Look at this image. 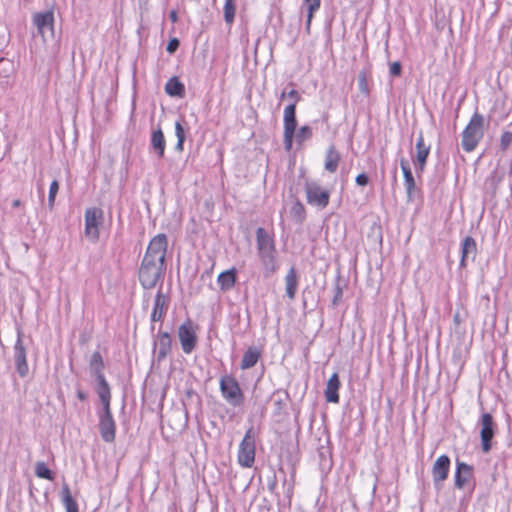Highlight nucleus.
Instances as JSON below:
<instances>
[{
    "label": "nucleus",
    "instance_id": "nucleus-1",
    "mask_svg": "<svg viewBox=\"0 0 512 512\" xmlns=\"http://www.w3.org/2000/svg\"><path fill=\"white\" fill-rule=\"evenodd\" d=\"M166 262L143 257L138 269V279L145 290H151L164 278Z\"/></svg>",
    "mask_w": 512,
    "mask_h": 512
},
{
    "label": "nucleus",
    "instance_id": "nucleus-2",
    "mask_svg": "<svg viewBox=\"0 0 512 512\" xmlns=\"http://www.w3.org/2000/svg\"><path fill=\"white\" fill-rule=\"evenodd\" d=\"M98 396L102 405L97 413L99 433L104 442L113 443L116 438V422L110 407L111 393H102Z\"/></svg>",
    "mask_w": 512,
    "mask_h": 512
},
{
    "label": "nucleus",
    "instance_id": "nucleus-3",
    "mask_svg": "<svg viewBox=\"0 0 512 512\" xmlns=\"http://www.w3.org/2000/svg\"><path fill=\"white\" fill-rule=\"evenodd\" d=\"M484 136V117L475 112L462 132L461 145L464 151L472 152Z\"/></svg>",
    "mask_w": 512,
    "mask_h": 512
},
{
    "label": "nucleus",
    "instance_id": "nucleus-4",
    "mask_svg": "<svg viewBox=\"0 0 512 512\" xmlns=\"http://www.w3.org/2000/svg\"><path fill=\"white\" fill-rule=\"evenodd\" d=\"M257 233L258 256L261 257L266 271L265 275L268 276L269 273H273L277 268L275 260L276 250L274 242L267 235L266 231L263 228L258 227Z\"/></svg>",
    "mask_w": 512,
    "mask_h": 512
},
{
    "label": "nucleus",
    "instance_id": "nucleus-5",
    "mask_svg": "<svg viewBox=\"0 0 512 512\" xmlns=\"http://www.w3.org/2000/svg\"><path fill=\"white\" fill-rule=\"evenodd\" d=\"M223 398L232 406H240L244 402V396L237 380L231 375H223L219 381Z\"/></svg>",
    "mask_w": 512,
    "mask_h": 512
},
{
    "label": "nucleus",
    "instance_id": "nucleus-6",
    "mask_svg": "<svg viewBox=\"0 0 512 512\" xmlns=\"http://www.w3.org/2000/svg\"><path fill=\"white\" fill-rule=\"evenodd\" d=\"M89 368L91 375L95 378L96 381V392L97 394L102 393H111L110 386L104 375V361L101 353L99 351H95L92 353L89 360Z\"/></svg>",
    "mask_w": 512,
    "mask_h": 512
},
{
    "label": "nucleus",
    "instance_id": "nucleus-7",
    "mask_svg": "<svg viewBox=\"0 0 512 512\" xmlns=\"http://www.w3.org/2000/svg\"><path fill=\"white\" fill-rule=\"evenodd\" d=\"M256 440L253 427L248 429L240 443L238 451V462L243 467H252L255 461Z\"/></svg>",
    "mask_w": 512,
    "mask_h": 512
},
{
    "label": "nucleus",
    "instance_id": "nucleus-8",
    "mask_svg": "<svg viewBox=\"0 0 512 512\" xmlns=\"http://www.w3.org/2000/svg\"><path fill=\"white\" fill-rule=\"evenodd\" d=\"M85 235L93 242L99 239V226L104 220V212L101 208L92 207L85 211Z\"/></svg>",
    "mask_w": 512,
    "mask_h": 512
},
{
    "label": "nucleus",
    "instance_id": "nucleus-9",
    "mask_svg": "<svg viewBox=\"0 0 512 512\" xmlns=\"http://www.w3.org/2000/svg\"><path fill=\"white\" fill-rule=\"evenodd\" d=\"M178 338L185 354H190L197 346V335L191 319H187L178 327Z\"/></svg>",
    "mask_w": 512,
    "mask_h": 512
},
{
    "label": "nucleus",
    "instance_id": "nucleus-10",
    "mask_svg": "<svg viewBox=\"0 0 512 512\" xmlns=\"http://www.w3.org/2000/svg\"><path fill=\"white\" fill-rule=\"evenodd\" d=\"M305 192L307 202L310 205L324 209L329 204L330 192L327 189L322 188L318 183L314 181L306 182Z\"/></svg>",
    "mask_w": 512,
    "mask_h": 512
},
{
    "label": "nucleus",
    "instance_id": "nucleus-11",
    "mask_svg": "<svg viewBox=\"0 0 512 512\" xmlns=\"http://www.w3.org/2000/svg\"><path fill=\"white\" fill-rule=\"evenodd\" d=\"M172 351V337L169 332L159 330L153 340L155 361L160 364Z\"/></svg>",
    "mask_w": 512,
    "mask_h": 512
},
{
    "label": "nucleus",
    "instance_id": "nucleus-12",
    "mask_svg": "<svg viewBox=\"0 0 512 512\" xmlns=\"http://www.w3.org/2000/svg\"><path fill=\"white\" fill-rule=\"evenodd\" d=\"M480 439L482 451L488 453L492 448V439L495 435L496 424L490 413L485 412L481 415L480 421Z\"/></svg>",
    "mask_w": 512,
    "mask_h": 512
},
{
    "label": "nucleus",
    "instance_id": "nucleus-13",
    "mask_svg": "<svg viewBox=\"0 0 512 512\" xmlns=\"http://www.w3.org/2000/svg\"><path fill=\"white\" fill-rule=\"evenodd\" d=\"M167 247L168 239L166 234H157L150 240L144 257L165 262Z\"/></svg>",
    "mask_w": 512,
    "mask_h": 512
},
{
    "label": "nucleus",
    "instance_id": "nucleus-14",
    "mask_svg": "<svg viewBox=\"0 0 512 512\" xmlns=\"http://www.w3.org/2000/svg\"><path fill=\"white\" fill-rule=\"evenodd\" d=\"M32 22L37 28L38 34L43 38V40H46L47 33L53 36L54 12L52 10L34 13L32 16Z\"/></svg>",
    "mask_w": 512,
    "mask_h": 512
},
{
    "label": "nucleus",
    "instance_id": "nucleus-15",
    "mask_svg": "<svg viewBox=\"0 0 512 512\" xmlns=\"http://www.w3.org/2000/svg\"><path fill=\"white\" fill-rule=\"evenodd\" d=\"M450 470V458L443 454L439 456L432 466L433 483L437 490L442 488L443 482L447 479Z\"/></svg>",
    "mask_w": 512,
    "mask_h": 512
},
{
    "label": "nucleus",
    "instance_id": "nucleus-16",
    "mask_svg": "<svg viewBox=\"0 0 512 512\" xmlns=\"http://www.w3.org/2000/svg\"><path fill=\"white\" fill-rule=\"evenodd\" d=\"M170 299L162 292V285L158 289L151 313V322H162L169 308Z\"/></svg>",
    "mask_w": 512,
    "mask_h": 512
},
{
    "label": "nucleus",
    "instance_id": "nucleus-17",
    "mask_svg": "<svg viewBox=\"0 0 512 512\" xmlns=\"http://www.w3.org/2000/svg\"><path fill=\"white\" fill-rule=\"evenodd\" d=\"M13 358L18 375L21 378L27 377L29 374V367L27 363L26 348L23 343L15 342Z\"/></svg>",
    "mask_w": 512,
    "mask_h": 512
},
{
    "label": "nucleus",
    "instance_id": "nucleus-18",
    "mask_svg": "<svg viewBox=\"0 0 512 512\" xmlns=\"http://www.w3.org/2000/svg\"><path fill=\"white\" fill-rule=\"evenodd\" d=\"M477 256V244L473 237L466 236L461 243L460 267L465 268L469 260L474 261Z\"/></svg>",
    "mask_w": 512,
    "mask_h": 512
},
{
    "label": "nucleus",
    "instance_id": "nucleus-19",
    "mask_svg": "<svg viewBox=\"0 0 512 512\" xmlns=\"http://www.w3.org/2000/svg\"><path fill=\"white\" fill-rule=\"evenodd\" d=\"M473 477V467L465 462H456V471L454 475L455 487L457 489H463L464 486Z\"/></svg>",
    "mask_w": 512,
    "mask_h": 512
},
{
    "label": "nucleus",
    "instance_id": "nucleus-20",
    "mask_svg": "<svg viewBox=\"0 0 512 512\" xmlns=\"http://www.w3.org/2000/svg\"><path fill=\"white\" fill-rule=\"evenodd\" d=\"M150 149L156 155L157 159H163L166 149V140L160 126L154 129L150 138Z\"/></svg>",
    "mask_w": 512,
    "mask_h": 512
},
{
    "label": "nucleus",
    "instance_id": "nucleus-21",
    "mask_svg": "<svg viewBox=\"0 0 512 512\" xmlns=\"http://www.w3.org/2000/svg\"><path fill=\"white\" fill-rule=\"evenodd\" d=\"M340 380L337 373H333L329 378L326 384L325 389V398L327 402L330 403H338L339 402V394L338 390L340 388Z\"/></svg>",
    "mask_w": 512,
    "mask_h": 512
},
{
    "label": "nucleus",
    "instance_id": "nucleus-22",
    "mask_svg": "<svg viewBox=\"0 0 512 512\" xmlns=\"http://www.w3.org/2000/svg\"><path fill=\"white\" fill-rule=\"evenodd\" d=\"M400 166H401V170L403 172L404 185H405V188H406L407 197L409 199H411L412 195H413V193L415 191V188H416L415 179L413 177L411 168H410L407 160L402 159L400 161Z\"/></svg>",
    "mask_w": 512,
    "mask_h": 512
},
{
    "label": "nucleus",
    "instance_id": "nucleus-23",
    "mask_svg": "<svg viewBox=\"0 0 512 512\" xmlns=\"http://www.w3.org/2000/svg\"><path fill=\"white\" fill-rule=\"evenodd\" d=\"M297 127L295 103H291L284 109V131L295 133Z\"/></svg>",
    "mask_w": 512,
    "mask_h": 512
},
{
    "label": "nucleus",
    "instance_id": "nucleus-24",
    "mask_svg": "<svg viewBox=\"0 0 512 512\" xmlns=\"http://www.w3.org/2000/svg\"><path fill=\"white\" fill-rule=\"evenodd\" d=\"M285 283H286V287H285L286 296L290 300H293L296 296L297 286H298L297 272L294 267H291L289 269V271L287 272L286 277H285Z\"/></svg>",
    "mask_w": 512,
    "mask_h": 512
},
{
    "label": "nucleus",
    "instance_id": "nucleus-25",
    "mask_svg": "<svg viewBox=\"0 0 512 512\" xmlns=\"http://www.w3.org/2000/svg\"><path fill=\"white\" fill-rule=\"evenodd\" d=\"M165 92L169 96L182 98L185 96V86L177 77H172L165 84Z\"/></svg>",
    "mask_w": 512,
    "mask_h": 512
},
{
    "label": "nucleus",
    "instance_id": "nucleus-26",
    "mask_svg": "<svg viewBox=\"0 0 512 512\" xmlns=\"http://www.w3.org/2000/svg\"><path fill=\"white\" fill-rule=\"evenodd\" d=\"M237 276L235 269H229L218 275L217 281L222 290H229L236 283Z\"/></svg>",
    "mask_w": 512,
    "mask_h": 512
},
{
    "label": "nucleus",
    "instance_id": "nucleus-27",
    "mask_svg": "<svg viewBox=\"0 0 512 512\" xmlns=\"http://www.w3.org/2000/svg\"><path fill=\"white\" fill-rule=\"evenodd\" d=\"M61 498L66 512H79L78 504L72 497L70 488L66 483H64L62 486Z\"/></svg>",
    "mask_w": 512,
    "mask_h": 512
},
{
    "label": "nucleus",
    "instance_id": "nucleus-28",
    "mask_svg": "<svg viewBox=\"0 0 512 512\" xmlns=\"http://www.w3.org/2000/svg\"><path fill=\"white\" fill-rule=\"evenodd\" d=\"M415 149H416L415 160H426L427 161L428 156L430 154L431 145L425 143L422 131L419 132L418 137L416 139Z\"/></svg>",
    "mask_w": 512,
    "mask_h": 512
},
{
    "label": "nucleus",
    "instance_id": "nucleus-29",
    "mask_svg": "<svg viewBox=\"0 0 512 512\" xmlns=\"http://www.w3.org/2000/svg\"><path fill=\"white\" fill-rule=\"evenodd\" d=\"M340 161V155L334 146H330L325 156V169L331 173H334Z\"/></svg>",
    "mask_w": 512,
    "mask_h": 512
},
{
    "label": "nucleus",
    "instance_id": "nucleus-30",
    "mask_svg": "<svg viewBox=\"0 0 512 512\" xmlns=\"http://www.w3.org/2000/svg\"><path fill=\"white\" fill-rule=\"evenodd\" d=\"M290 215L296 223L302 224L304 222L306 211L304 205L299 200L293 203L290 209Z\"/></svg>",
    "mask_w": 512,
    "mask_h": 512
},
{
    "label": "nucleus",
    "instance_id": "nucleus-31",
    "mask_svg": "<svg viewBox=\"0 0 512 512\" xmlns=\"http://www.w3.org/2000/svg\"><path fill=\"white\" fill-rule=\"evenodd\" d=\"M256 365V347L250 346L248 350L245 352L240 367L245 370Z\"/></svg>",
    "mask_w": 512,
    "mask_h": 512
},
{
    "label": "nucleus",
    "instance_id": "nucleus-32",
    "mask_svg": "<svg viewBox=\"0 0 512 512\" xmlns=\"http://www.w3.org/2000/svg\"><path fill=\"white\" fill-rule=\"evenodd\" d=\"M35 475L38 478L46 479L49 481L54 480V473L47 467L44 462H37L35 465Z\"/></svg>",
    "mask_w": 512,
    "mask_h": 512
},
{
    "label": "nucleus",
    "instance_id": "nucleus-33",
    "mask_svg": "<svg viewBox=\"0 0 512 512\" xmlns=\"http://www.w3.org/2000/svg\"><path fill=\"white\" fill-rule=\"evenodd\" d=\"M235 17V0H225L224 3V20L226 24L231 25Z\"/></svg>",
    "mask_w": 512,
    "mask_h": 512
},
{
    "label": "nucleus",
    "instance_id": "nucleus-34",
    "mask_svg": "<svg viewBox=\"0 0 512 512\" xmlns=\"http://www.w3.org/2000/svg\"><path fill=\"white\" fill-rule=\"evenodd\" d=\"M307 7V28H309L314 13L320 8L321 0H304Z\"/></svg>",
    "mask_w": 512,
    "mask_h": 512
},
{
    "label": "nucleus",
    "instance_id": "nucleus-35",
    "mask_svg": "<svg viewBox=\"0 0 512 512\" xmlns=\"http://www.w3.org/2000/svg\"><path fill=\"white\" fill-rule=\"evenodd\" d=\"M358 87L361 93L365 96H368L370 93V88L368 85L367 73L365 71H360L357 76Z\"/></svg>",
    "mask_w": 512,
    "mask_h": 512
},
{
    "label": "nucleus",
    "instance_id": "nucleus-36",
    "mask_svg": "<svg viewBox=\"0 0 512 512\" xmlns=\"http://www.w3.org/2000/svg\"><path fill=\"white\" fill-rule=\"evenodd\" d=\"M59 191V182L57 180H53L50 184L49 194H48V207L50 210L54 208L55 198Z\"/></svg>",
    "mask_w": 512,
    "mask_h": 512
},
{
    "label": "nucleus",
    "instance_id": "nucleus-37",
    "mask_svg": "<svg viewBox=\"0 0 512 512\" xmlns=\"http://www.w3.org/2000/svg\"><path fill=\"white\" fill-rule=\"evenodd\" d=\"M295 139L300 145L304 141L308 140L312 136V130L309 126H302L297 133L295 132Z\"/></svg>",
    "mask_w": 512,
    "mask_h": 512
},
{
    "label": "nucleus",
    "instance_id": "nucleus-38",
    "mask_svg": "<svg viewBox=\"0 0 512 512\" xmlns=\"http://www.w3.org/2000/svg\"><path fill=\"white\" fill-rule=\"evenodd\" d=\"M342 297H343V288L341 287L339 281H337L335 284V287H334V296L332 299V305L334 307H337L341 303Z\"/></svg>",
    "mask_w": 512,
    "mask_h": 512
},
{
    "label": "nucleus",
    "instance_id": "nucleus-39",
    "mask_svg": "<svg viewBox=\"0 0 512 512\" xmlns=\"http://www.w3.org/2000/svg\"><path fill=\"white\" fill-rule=\"evenodd\" d=\"M512 143V132L511 131H504L500 138V148L502 151H505L508 149V147Z\"/></svg>",
    "mask_w": 512,
    "mask_h": 512
},
{
    "label": "nucleus",
    "instance_id": "nucleus-40",
    "mask_svg": "<svg viewBox=\"0 0 512 512\" xmlns=\"http://www.w3.org/2000/svg\"><path fill=\"white\" fill-rule=\"evenodd\" d=\"M188 128L184 127L183 123L181 121L175 122V135L177 137V140L185 141L186 140V130Z\"/></svg>",
    "mask_w": 512,
    "mask_h": 512
},
{
    "label": "nucleus",
    "instance_id": "nucleus-41",
    "mask_svg": "<svg viewBox=\"0 0 512 512\" xmlns=\"http://www.w3.org/2000/svg\"><path fill=\"white\" fill-rule=\"evenodd\" d=\"M179 46H180L179 39L176 37H172V38H170V40L167 43L166 51L169 54H174L178 50Z\"/></svg>",
    "mask_w": 512,
    "mask_h": 512
},
{
    "label": "nucleus",
    "instance_id": "nucleus-42",
    "mask_svg": "<svg viewBox=\"0 0 512 512\" xmlns=\"http://www.w3.org/2000/svg\"><path fill=\"white\" fill-rule=\"evenodd\" d=\"M389 73L392 77H399L402 73V65L396 61L390 64Z\"/></svg>",
    "mask_w": 512,
    "mask_h": 512
},
{
    "label": "nucleus",
    "instance_id": "nucleus-43",
    "mask_svg": "<svg viewBox=\"0 0 512 512\" xmlns=\"http://www.w3.org/2000/svg\"><path fill=\"white\" fill-rule=\"evenodd\" d=\"M295 133H288L284 131V146L287 151L292 149L293 139L295 138Z\"/></svg>",
    "mask_w": 512,
    "mask_h": 512
},
{
    "label": "nucleus",
    "instance_id": "nucleus-44",
    "mask_svg": "<svg viewBox=\"0 0 512 512\" xmlns=\"http://www.w3.org/2000/svg\"><path fill=\"white\" fill-rule=\"evenodd\" d=\"M355 182L358 186H366L369 183V177L366 173H360L356 176Z\"/></svg>",
    "mask_w": 512,
    "mask_h": 512
},
{
    "label": "nucleus",
    "instance_id": "nucleus-45",
    "mask_svg": "<svg viewBox=\"0 0 512 512\" xmlns=\"http://www.w3.org/2000/svg\"><path fill=\"white\" fill-rule=\"evenodd\" d=\"M415 170L417 175H420L424 172L427 161L426 160H414Z\"/></svg>",
    "mask_w": 512,
    "mask_h": 512
},
{
    "label": "nucleus",
    "instance_id": "nucleus-46",
    "mask_svg": "<svg viewBox=\"0 0 512 512\" xmlns=\"http://www.w3.org/2000/svg\"><path fill=\"white\" fill-rule=\"evenodd\" d=\"M287 96H288L289 98L293 99V100H294V102H293V103H295V104L298 102V100H299V98H300V97H299L298 92H297L296 90H294V89L290 90V91L287 93Z\"/></svg>",
    "mask_w": 512,
    "mask_h": 512
},
{
    "label": "nucleus",
    "instance_id": "nucleus-47",
    "mask_svg": "<svg viewBox=\"0 0 512 512\" xmlns=\"http://www.w3.org/2000/svg\"><path fill=\"white\" fill-rule=\"evenodd\" d=\"M76 396L80 401H85L87 399V394L81 389H77Z\"/></svg>",
    "mask_w": 512,
    "mask_h": 512
},
{
    "label": "nucleus",
    "instance_id": "nucleus-48",
    "mask_svg": "<svg viewBox=\"0 0 512 512\" xmlns=\"http://www.w3.org/2000/svg\"><path fill=\"white\" fill-rule=\"evenodd\" d=\"M184 143L185 141L177 140V143L174 147L175 151L181 153L184 150Z\"/></svg>",
    "mask_w": 512,
    "mask_h": 512
},
{
    "label": "nucleus",
    "instance_id": "nucleus-49",
    "mask_svg": "<svg viewBox=\"0 0 512 512\" xmlns=\"http://www.w3.org/2000/svg\"><path fill=\"white\" fill-rule=\"evenodd\" d=\"M169 18L173 23H176L178 21V15L176 10H171L169 12Z\"/></svg>",
    "mask_w": 512,
    "mask_h": 512
},
{
    "label": "nucleus",
    "instance_id": "nucleus-50",
    "mask_svg": "<svg viewBox=\"0 0 512 512\" xmlns=\"http://www.w3.org/2000/svg\"><path fill=\"white\" fill-rule=\"evenodd\" d=\"M22 337H23V330L21 327H17V340L16 342H20V343H23L22 341Z\"/></svg>",
    "mask_w": 512,
    "mask_h": 512
},
{
    "label": "nucleus",
    "instance_id": "nucleus-51",
    "mask_svg": "<svg viewBox=\"0 0 512 512\" xmlns=\"http://www.w3.org/2000/svg\"><path fill=\"white\" fill-rule=\"evenodd\" d=\"M12 206H13L14 208L21 206V201H20L19 199H15V200H13V202H12Z\"/></svg>",
    "mask_w": 512,
    "mask_h": 512
},
{
    "label": "nucleus",
    "instance_id": "nucleus-52",
    "mask_svg": "<svg viewBox=\"0 0 512 512\" xmlns=\"http://www.w3.org/2000/svg\"><path fill=\"white\" fill-rule=\"evenodd\" d=\"M454 322L457 324L459 323V314L458 313L454 315Z\"/></svg>",
    "mask_w": 512,
    "mask_h": 512
},
{
    "label": "nucleus",
    "instance_id": "nucleus-53",
    "mask_svg": "<svg viewBox=\"0 0 512 512\" xmlns=\"http://www.w3.org/2000/svg\"><path fill=\"white\" fill-rule=\"evenodd\" d=\"M248 98H249V100H251V90H249Z\"/></svg>",
    "mask_w": 512,
    "mask_h": 512
},
{
    "label": "nucleus",
    "instance_id": "nucleus-54",
    "mask_svg": "<svg viewBox=\"0 0 512 512\" xmlns=\"http://www.w3.org/2000/svg\"><path fill=\"white\" fill-rule=\"evenodd\" d=\"M154 329H155V326H154V324H152L151 325V331H154Z\"/></svg>",
    "mask_w": 512,
    "mask_h": 512
},
{
    "label": "nucleus",
    "instance_id": "nucleus-55",
    "mask_svg": "<svg viewBox=\"0 0 512 512\" xmlns=\"http://www.w3.org/2000/svg\"><path fill=\"white\" fill-rule=\"evenodd\" d=\"M207 278H208V280L210 281V280H211V275H210V274H207Z\"/></svg>",
    "mask_w": 512,
    "mask_h": 512
},
{
    "label": "nucleus",
    "instance_id": "nucleus-56",
    "mask_svg": "<svg viewBox=\"0 0 512 512\" xmlns=\"http://www.w3.org/2000/svg\"><path fill=\"white\" fill-rule=\"evenodd\" d=\"M256 52H257V49H256V46L254 47V55L256 56Z\"/></svg>",
    "mask_w": 512,
    "mask_h": 512
},
{
    "label": "nucleus",
    "instance_id": "nucleus-57",
    "mask_svg": "<svg viewBox=\"0 0 512 512\" xmlns=\"http://www.w3.org/2000/svg\"><path fill=\"white\" fill-rule=\"evenodd\" d=\"M277 406H280L281 401H276Z\"/></svg>",
    "mask_w": 512,
    "mask_h": 512
},
{
    "label": "nucleus",
    "instance_id": "nucleus-58",
    "mask_svg": "<svg viewBox=\"0 0 512 512\" xmlns=\"http://www.w3.org/2000/svg\"><path fill=\"white\" fill-rule=\"evenodd\" d=\"M2 62H3V60L1 59V60H0V64H1Z\"/></svg>",
    "mask_w": 512,
    "mask_h": 512
}]
</instances>
